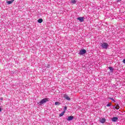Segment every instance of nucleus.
<instances>
[{"label":"nucleus","instance_id":"f257e3e1","mask_svg":"<svg viewBox=\"0 0 125 125\" xmlns=\"http://www.w3.org/2000/svg\"><path fill=\"white\" fill-rule=\"evenodd\" d=\"M47 101H48V99L47 98L43 99L42 100H41L39 103H38V104L41 106L42 104H44V103H46Z\"/></svg>","mask_w":125,"mask_h":125},{"label":"nucleus","instance_id":"f03ea898","mask_svg":"<svg viewBox=\"0 0 125 125\" xmlns=\"http://www.w3.org/2000/svg\"><path fill=\"white\" fill-rule=\"evenodd\" d=\"M101 46L103 48H104L105 49H107L108 47L109 46V44L107 43H103L101 44Z\"/></svg>","mask_w":125,"mask_h":125},{"label":"nucleus","instance_id":"7ed1b4c3","mask_svg":"<svg viewBox=\"0 0 125 125\" xmlns=\"http://www.w3.org/2000/svg\"><path fill=\"white\" fill-rule=\"evenodd\" d=\"M85 53H86V50H85L84 49H83L79 51V54L80 55H83V54H85Z\"/></svg>","mask_w":125,"mask_h":125},{"label":"nucleus","instance_id":"20e7f679","mask_svg":"<svg viewBox=\"0 0 125 125\" xmlns=\"http://www.w3.org/2000/svg\"><path fill=\"white\" fill-rule=\"evenodd\" d=\"M84 19V17H78L77 18V20H79L80 22H83V20Z\"/></svg>","mask_w":125,"mask_h":125},{"label":"nucleus","instance_id":"39448f33","mask_svg":"<svg viewBox=\"0 0 125 125\" xmlns=\"http://www.w3.org/2000/svg\"><path fill=\"white\" fill-rule=\"evenodd\" d=\"M119 120V118L117 117H114L111 118V121L112 122H117Z\"/></svg>","mask_w":125,"mask_h":125},{"label":"nucleus","instance_id":"423d86ee","mask_svg":"<svg viewBox=\"0 0 125 125\" xmlns=\"http://www.w3.org/2000/svg\"><path fill=\"white\" fill-rule=\"evenodd\" d=\"M99 122L101 123L102 124H104L105 122H106V119L105 118H103L102 119L99 120Z\"/></svg>","mask_w":125,"mask_h":125},{"label":"nucleus","instance_id":"0eeeda50","mask_svg":"<svg viewBox=\"0 0 125 125\" xmlns=\"http://www.w3.org/2000/svg\"><path fill=\"white\" fill-rule=\"evenodd\" d=\"M73 119H74V116H70L68 117V118L67 119V121H72Z\"/></svg>","mask_w":125,"mask_h":125},{"label":"nucleus","instance_id":"6e6552de","mask_svg":"<svg viewBox=\"0 0 125 125\" xmlns=\"http://www.w3.org/2000/svg\"><path fill=\"white\" fill-rule=\"evenodd\" d=\"M14 1V0H11L10 1H7L6 3H8V4H11V3H13V2Z\"/></svg>","mask_w":125,"mask_h":125},{"label":"nucleus","instance_id":"1a4fd4ad","mask_svg":"<svg viewBox=\"0 0 125 125\" xmlns=\"http://www.w3.org/2000/svg\"><path fill=\"white\" fill-rule=\"evenodd\" d=\"M64 98H65V99H66V100H71V98H70V97H69V96H67V95H64Z\"/></svg>","mask_w":125,"mask_h":125},{"label":"nucleus","instance_id":"9d476101","mask_svg":"<svg viewBox=\"0 0 125 125\" xmlns=\"http://www.w3.org/2000/svg\"><path fill=\"white\" fill-rule=\"evenodd\" d=\"M115 107L116 110H119V109H120V105H119V104H115Z\"/></svg>","mask_w":125,"mask_h":125},{"label":"nucleus","instance_id":"9b49d317","mask_svg":"<svg viewBox=\"0 0 125 125\" xmlns=\"http://www.w3.org/2000/svg\"><path fill=\"white\" fill-rule=\"evenodd\" d=\"M65 112H66L65 110H64L63 112H62V113L60 114V115H59L60 117H62V116H64V114H65Z\"/></svg>","mask_w":125,"mask_h":125},{"label":"nucleus","instance_id":"f8f14e48","mask_svg":"<svg viewBox=\"0 0 125 125\" xmlns=\"http://www.w3.org/2000/svg\"><path fill=\"white\" fill-rule=\"evenodd\" d=\"M61 104V103L59 102H56L55 103V105H58V106H59V105H60Z\"/></svg>","mask_w":125,"mask_h":125},{"label":"nucleus","instance_id":"ddd939ff","mask_svg":"<svg viewBox=\"0 0 125 125\" xmlns=\"http://www.w3.org/2000/svg\"><path fill=\"white\" fill-rule=\"evenodd\" d=\"M42 19H39V20H38V23H42Z\"/></svg>","mask_w":125,"mask_h":125},{"label":"nucleus","instance_id":"4468645a","mask_svg":"<svg viewBox=\"0 0 125 125\" xmlns=\"http://www.w3.org/2000/svg\"><path fill=\"white\" fill-rule=\"evenodd\" d=\"M112 105V103H109L108 104H107L106 105L107 107H110V106Z\"/></svg>","mask_w":125,"mask_h":125},{"label":"nucleus","instance_id":"2eb2a0df","mask_svg":"<svg viewBox=\"0 0 125 125\" xmlns=\"http://www.w3.org/2000/svg\"><path fill=\"white\" fill-rule=\"evenodd\" d=\"M71 2H72V3H73V4H75V3H76V0H71Z\"/></svg>","mask_w":125,"mask_h":125},{"label":"nucleus","instance_id":"dca6fc26","mask_svg":"<svg viewBox=\"0 0 125 125\" xmlns=\"http://www.w3.org/2000/svg\"><path fill=\"white\" fill-rule=\"evenodd\" d=\"M108 69L111 71V73L113 72V67H109Z\"/></svg>","mask_w":125,"mask_h":125},{"label":"nucleus","instance_id":"f3484780","mask_svg":"<svg viewBox=\"0 0 125 125\" xmlns=\"http://www.w3.org/2000/svg\"><path fill=\"white\" fill-rule=\"evenodd\" d=\"M109 99H110V100H112V101H113V102H116L115 101V100H114V99H113L112 98H109Z\"/></svg>","mask_w":125,"mask_h":125},{"label":"nucleus","instance_id":"a211bd4d","mask_svg":"<svg viewBox=\"0 0 125 125\" xmlns=\"http://www.w3.org/2000/svg\"><path fill=\"white\" fill-rule=\"evenodd\" d=\"M122 0H117V2H120V1H121Z\"/></svg>","mask_w":125,"mask_h":125},{"label":"nucleus","instance_id":"6ab92c4d","mask_svg":"<svg viewBox=\"0 0 125 125\" xmlns=\"http://www.w3.org/2000/svg\"><path fill=\"white\" fill-rule=\"evenodd\" d=\"M67 110V106H65L64 107V111Z\"/></svg>","mask_w":125,"mask_h":125},{"label":"nucleus","instance_id":"aec40b11","mask_svg":"<svg viewBox=\"0 0 125 125\" xmlns=\"http://www.w3.org/2000/svg\"><path fill=\"white\" fill-rule=\"evenodd\" d=\"M123 63H124V64H125V59H124V60L123 61Z\"/></svg>","mask_w":125,"mask_h":125},{"label":"nucleus","instance_id":"412c9836","mask_svg":"<svg viewBox=\"0 0 125 125\" xmlns=\"http://www.w3.org/2000/svg\"><path fill=\"white\" fill-rule=\"evenodd\" d=\"M0 112H1V108L0 107Z\"/></svg>","mask_w":125,"mask_h":125}]
</instances>
